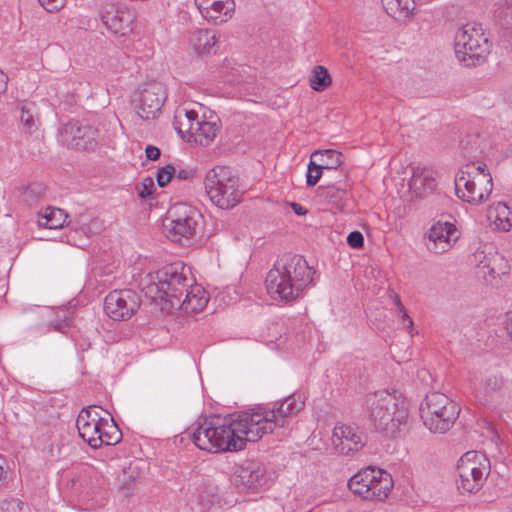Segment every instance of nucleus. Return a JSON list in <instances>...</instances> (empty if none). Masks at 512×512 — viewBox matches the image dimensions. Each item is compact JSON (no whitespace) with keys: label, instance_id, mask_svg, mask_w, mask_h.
Returning <instances> with one entry per match:
<instances>
[{"label":"nucleus","instance_id":"obj_1","mask_svg":"<svg viewBox=\"0 0 512 512\" xmlns=\"http://www.w3.org/2000/svg\"><path fill=\"white\" fill-rule=\"evenodd\" d=\"M144 291L166 313L179 309L185 313H198L208 303L205 291L189 284L184 266L180 264L167 265L156 271Z\"/></svg>","mask_w":512,"mask_h":512},{"label":"nucleus","instance_id":"obj_2","mask_svg":"<svg viewBox=\"0 0 512 512\" xmlns=\"http://www.w3.org/2000/svg\"><path fill=\"white\" fill-rule=\"evenodd\" d=\"M314 273V268L302 255L285 253L267 273V291L275 300L294 301L312 283Z\"/></svg>","mask_w":512,"mask_h":512},{"label":"nucleus","instance_id":"obj_3","mask_svg":"<svg viewBox=\"0 0 512 512\" xmlns=\"http://www.w3.org/2000/svg\"><path fill=\"white\" fill-rule=\"evenodd\" d=\"M304 401L292 394L283 400L271 404L258 405L248 409L249 415L253 417L251 437L257 442L264 435L273 433L277 428L283 429L282 435L290 430L291 419L304 409Z\"/></svg>","mask_w":512,"mask_h":512},{"label":"nucleus","instance_id":"obj_4","mask_svg":"<svg viewBox=\"0 0 512 512\" xmlns=\"http://www.w3.org/2000/svg\"><path fill=\"white\" fill-rule=\"evenodd\" d=\"M253 417L249 411H238L221 418L218 415L211 417V425L217 428L214 436V445L218 452L240 451L246 442H253L251 437Z\"/></svg>","mask_w":512,"mask_h":512},{"label":"nucleus","instance_id":"obj_5","mask_svg":"<svg viewBox=\"0 0 512 512\" xmlns=\"http://www.w3.org/2000/svg\"><path fill=\"white\" fill-rule=\"evenodd\" d=\"M210 201L221 209H231L241 202L239 178L230 167L216 166L210 169L204 180Z\"/></svg>","mask_w":512,"mask_h":512},{"label":"nucleus","instance_id":"obj_6","mask_svg":"<svg viewBox=\"0 0 512 512\" xmlns=\"http://www.w3.org/2000/svg\"><path fill=\"white\" fill-rule=\"evenodd\" d=\"M493 190V180L486 164L469 163L462 168L455 178L457 196L472 204L487 200Z\"/></svg>","mask_w":512,"mask_h":512},{"label":"nucleus","instance_id":"obj_7","mask_svg":"<svg viewBox=\"0 0 512 512\" xmlns=\"http://www.w3.org/2000/svg\"><path fill=\"white\" fill-rule=\"evenodd\" d=\"M419 411L423 424L434 433L447 432L460 413V409L454 401L436 391L426 394Z\"/></svg>","mask_w":512,"mask_h":512},{"label":"nucleus","instance_id":"obj_8","mask_svg":"<svg viewBox=\"0 0 512 512\" xmlns=\"http://www.w3.org/2000/svg\"><path fill=\"white\" fill-rule=\"evenodd\" d=\"M489 52L490 44L480 25L468 23L457 31L455 55L466 67L482 64Z\"/></svg>","mask_w":512,"mask_h":512},{"label":"nucleus","instance_id":"obj_9","mask_svg":"<svg viewBox=\"0 0 512 512\" xmlns=\"http://www.w3.org/2000/svg\"><path fill=\"white\" fill-rule=\"evenodd\" d=\"M490 462L480 452L468 451L458 461L457 489L461 494H475L490 474Z\"/></svg>","mask_w":512,"mask_h":512},{"label":"nucleus","instance_id":"obj_10","mask_svg":"<svg viewBox=\"0 0 512 512\" xmlns=\"http://www.w3.org/2000/svg\"><path fill=\"white\" fill-rule=\"evenodd\" d=\"M200 218L201 214L196 208L178 203L168 210L164 227L172 237V241H179L180 237L189 239L195 234Z\"/></svg>","mask_w":512,"mask_h":512},{"label":"nucleus","instance_id":"obj_11","mask_svg":"<svg viewBox=\"0 0 512 512\" xmlns=\"http://www.w3.org/2000/svg\"><path fill=\"white\" fill-rule=\"evenodd\" d=\"M166 100L164 85L158 81L144 84L143 88L134 92L132 103L139 117L143 120L154 119L160 113Z\"/></svg>","mask_w":512,"mask_h":512},{"label":"nucleus","instance_id":"obj_12","mask_svg":"<svg viewBox=\"0 0 512 512\" xmlns=\"http://www.w3.org/2000/svg\"><path fill=\"white\" fill-rule=\"evenodd\" d=\"M141 304L139 294L131 289L113 290L104 300V311L111 319L125 321L130 319Z\"/></svg>","mask_w":512,"mask_h":512},{"label":"nucleus","instance_id":"obj_13","mask_svg":"<svg viewBox=\"0 0 512 512\" xmlns=\"http://www.w3.org/2000/svg\"><path fill=\"white\" fill-rule=\"evenodd\" d=\"M232 482L241 491H255L267 482L265 466L255 460H245L235 466Z\"/></svg>","mask_w":512,"mask_h":512},{"label":"nucleus","instance_id":"obj_14","mask_svg":"<svg viewBox=\"0 0 512 512\" xmlns=\"http://www.w3.org/2000/svg\"><path fill=\"white\" fill-rule=\"evenodd\" d=\"M391 409H395V394L382 390L366 395L364 410L376 429H388L384 416Z\"/></svg>","mask_w":512,"mask_h":512},{"label":"nucleus","instance_id":"obj_15","mask_svg":"<svg viewBox=\"0 0 512 512\" xmlns=\"http://www.w3.org/2000/svg\"><path fill=\"white\" fill-rule=\"evenodd\" d=\"M332 443L339 454L352 455L365 446L366 435L358 427L336 426L333 429Z\"/></svg>","mask_w":512,"mask_h":512},{"label":"nucleus","instance_id":"obj_16","mask_svg":"<svg viewBox=\"0 0 512 512\" xmlns=\"http://www.w3.org/2000/svg\"><path fill=\"white\" fill-rule=\"evenodd\" d=\"M474 262L478 276L482 277L488 285H493L494 280L509 273L508 261L497 252L487 255L484 251H476Z\"/></svg>","mask_w":512,"mask_h":512},{"label":"nucleus","instance_id":"obj_17","mask_svg":"<svg viewBox=\"0 0 512 512\" xmlns=\"http://www.w3.org/2000/svg\"><path fill=\"white\" fill-rule=\"evenodd\" d=\"M101 20L115 35L126 36L133 31L134 15L120 5L107 4L101 12Z\"/></svg>","mask_w":512,"mask_h":512},{"label":"nucleus","instance_id":"obj_18","mask_svg":"<svg viewBox=\"0 0 512 512\" xmlns=\"http://www.w3.org/2000/svg\"><path fill=\"white\" fill-rule=\"evenodd\" d=\"M202 17L214 25H220L232 18L235 11L233 0H194Z\"/></svg>","mask_w":512,"mask_h":512},{"label":"nucleus","instance_id":"obj_19","mask_svg":"<svg viewBox=\"0 0 512 512\" xmlns=\"http://www.w3.org/2000/svg\"><path fill=\"white\" fill-rule=\"evenodd\" d=\"M65 132L71 136L77 150L93 151L98 145L99 130L89 124L71 121L65 126Z\"/></svg>","mask_w":512,"mask_h":512},{"label":"nucleus","instance_id":"obj_20","mask_svg":"<svg viewBox=\"0 0 512 512\" xmlns=\"http://www.w3.org/2000/svg\"><path fill=\"white\" fill-rule=\"evenodd\" d=\"M384 417L388 418L386 421L388 422V429L377 430L384 433L386 436L396 438L402 436L408 431L409 411L403 399H400L395 395V409L387 411Z\"/></svg>","mask_w":512,"mask_h":512},{"label":"nucleus","instance_id":"obj_21","mask_svg":"<svg viewBox=\"0 0 512 512\" xmlns=\"http://www.w3.org/2000/svg\"><path fill=\"white\" fill-rule=\"evenodd\" d=\"M456 232L455 225L450 222H435L429 229L428 239L432 245H428V249L436 254L447 251Z\"/></svg>","mask_w":512,"mask_h":512},{"label":"nucleus","instance_id":"obj_22","mask_svg":"<svg viewBox=\"0 0 512 512\" xmlns=\"http://www.w3.org/2000/svg\"><path fill=\"white\" fill-rule=\"evenodd\" d=\"M194 425L196 428L191 434V440L195 446L208 452H218L217 446L213 442L217 428H213L211 425V417H199Z\"/></svg>","mask_w":512,"mask_h":512},{"label":"nucleus","instance_id":"obj_23","mask_svg":"<svg viewBox=\"0 0 512 512\" xmlns=\"http://www.w3.org/2000/svg\"><path fill=\"white\" fill-rule=\"evenodd\" d=\"M437 186L432 170L427 168H416L409 181V187L417 197H426L431 194Z\"/></svg>","mask_w":512,"mask_h":512},{"label":"nucleus","instance_id":"obj_24","mask_svg":"<svg viewBox=\"0 0 512 512\" xmlns=\"http://www.w3.org/2000/svg\"><path fill=\"white\" fill-rule=\"evenodd\" d=\"M376 469L367 467L353 475L348 481V487L353 494L367 500V492L371 491L372 482L375 479Z\"/></svg>","mask_w":512,"mask_h":512},{"label":"nucleus","instance_id":"obj_25","mask_svg":"<svg viewBox=\"0 0 512 512\" xmlns=\"http://www.w3.org/2000/svg\"><path fill=\"white\" fill-rule=\"evenodd\" d=\"M392 487V476L385 470L377 469L375 479L372 482L371 491L367 492V500H385L388 497Z\"/></svg>","mask_w":512,"mask_h":512},{"label":"nucleus","instance_id":"obj_26","mask_svg":"<svg viewBox=\"0 0 512 512\" xmlns=\"http://www.w3.org/2000/svg\"><path fill=\"white\" fill-rule=\"evenodd\" d=\"M190 45L199 56L210 54L217 43L216 35L208 29H198L191 33Z\"/></svg>","mask_w":512,"mask_h":512},{"label":"nucleus","instance_id":"obj_27","mask_svg":"<svg viewBox=\"0 0 512 512\" xmlns=\"http://www.w3.org/2000/svg\"><path fill=\"white\" fill-rule=\"evenodd\" d=\"M386 13L399 22H405L411 18L415 10L414 0H382Z\"/></svg>","mask_w":512,"mask_h":512},{"label":"nucleus","instance_id":"obj_28","mask_svg":"<svg viewBox=\"0 0 512 512\" xmlns=\"http://www.w3.org/2000/svg\"><path fill=\"white\" fill-rule=\"evenodd\" d=\"M488 218L493 220L499 230L508 231L512 226V207L498 202L488 209Z\"/></svg>","mask_w":512,"mask_h":512},{"label":"nucleus","instance_id":"obj_29","mask_svg":"<svg viewBox=\"0 0 512 512\" xmlns=\"http://www.w3.org/2000/svg\"><path fill=\"white\" fill-rule=\"evenodd\" d=\"M99 430L97 435V448L102 445H115L122 439V433L112 419L109 422L107 419L103 418Z\"/></svg>","mask_w":512,"mask_h":512},{"label":"nucleus","instance_id":"obj_30","mask_svg":"<svg viewBox=\"0 0 512 512\" xmlns=\"http://www.w3.org/2000/svg\"><path fill=\"white\" fill-rule=\"evenodd\" d=\"M310 158H315L316 163L324 170H334L343 164L342 153L332 149L316 150Z\"/></svg>","mask_w":512,"mask_h":512},{"label":"nucleus","instance_id":"obj_31","mask_svg":"<svg viewBox=\"0 0 512 512\" xmlns=\"http://www.w3.org/2000/svg\"><path fill=\"white\" fill-rule=\"evenodd\" d=\"M39 216L41 217L38 221L39 226L48 229L62 228L68 218V214L63 209L55 207H47Z\"/></svg>","mask_w":512,"mask_h":512},{"label":"nucleus","instance_id":"obj_32","mask_svg":"<svg viewBox=\"0 0 512 512\" xmlns=\"http://www.w3.org/2000/svg\"><path fill=\"white\" fill-rule=\"evenodd\" d=\"M195 127L192 142L198 143L201 146H208L216 137L219 129L215 122L204 120L195 123Z\"/></svg>","mask_w":512,"mask_h":512},{"label":"nucleus","instance_id":"obj_33","mask_svg":"<svg viewBox=\"0 0 512 512\" xmlns=\"http://www.w3.org/2000/svg\"><path fill=\"white\" fill-rule=\"evenodd\" d=\"M309 81L310 87L318 92L324 91L332 83V79L327 68L322 65H317L313 68Z\"/></svg>","mask_w":512,"mask_h":512},{"label":"nucleus","instance_id":"obj_34","mask_svg":"<svg viewBox=\"0 0 512 512\" xmlns=\"http://www.w3.org/2000/svg\"><path fill=\"white\" fill-rule=\"evenodd\" d=\"M195 123L196 122H190V120H182L181 115L178 114L175 116L173 126L174 129L177 131L178 135L186 142L191 143L193 132H195Z\"/></svg>","mask_w":512,"mask_h":512},{"label":"nucleus","instance_id":"obj_35","mask_svg":"<svg viewBox=\"0 0 512 512\" xmlns=\"http://www.w3.org/2000/svg\"><path fill=\"white\" fill-rule=\"evenodd\" d=\"M103 420V418H101ZM102 421L100 422H91L89 425L83 426L78 429L79 436L87 442L92 448H97V435L100 431Z\"/></svg>","mask_w":512,"mask_h":512},{"label":"nucleus","instance_id":"obj_36","mask_svg":"<svg viewBox=\"0 0 512 512\" xmlns=\"http://www.w3.org/2000/svg\"><path fill=\"white\" fill-rule=\"evenodd\" d=\"M70 311L61 309L57 312V318L51 320L48 324L54 331L65 333L72 325V317Z\"/></svg>","mask_w":512,"mask_h":512},{"label":"nucleus","instance_id":"obj_37","mask_svg":"<svg viewBox=\"0 0 512 512\" xmlns=\"http://www.w3.org/2000/svg\"><path fill=\"white\" fill-rule=\"evenodd\" d=\"M323 168L316 163L315 158H310V162L307 167L306 184L308 187L315 186L323 174Z\"/></svg>","mask_w":512,"mask_h":512},{"label":"nucleus","instance_id":"obj_38","mask_svg":"<svg viewBox=\"0 0 512 512\" xmlns=\"http://www.w3.org/2000/svg\"><path fill=\"white\" fill-rule=\"evenodd\" d=\"M503 386V379L498 374H489L483 380V390L486 395L499 391Z\"/></svg>","mask_w":512,"mask_h":512},{"label":"nucleus","instance_id":"obj_39","mask_svg":"<svg viewBox=\"0 0 512 512\" xmlns=\"http://www.w3.org/2000/svg\"><path fill=\"white\" fill-rule=\"evenodd\" d=\"M92 407L83 408L77 419H76V427L80 429L83 426L89 425L91 422H100L101 418L97 412H92Z\"/></svg>","mask_w":512,"mask_h":512},{"label":"nucleus","instance_id":"obj_40","mask_svg":"<svg viewBox=\"0 0 512 512\" xmlns=\"http://www.w3.org/2000/svg\"><path fill=\"white\" fill-rule=\"evenodd\" d=\"M176 169L172 164H167L157 170L156 181L159 187H165L174 178Z\"/></svg>","mask_w":512,"mask_h":512},{"label":"nucleus","instance_id":"obj_41","mask_svg":"<svg viewBox=\"0 0 512 512\" xmlns=\"http://www.w3.org/2000/svg\"><path fill=\"white\" fill-rule=\"evenodd\" d=\"M23 194L27 202L33 203L45 195V187L41 183H33L24 189Z\"/></svg>","mask_w":512,"mask_h":512},{"label":"nucleus","instance_id":"obj_42","mask_svg":"<svg viewBox=\"0 0 512 512\" xmlns=\"http://www.w3.org/2000/svg\"><path fill=\"white\" fill-rule=\"evenodd\" d=\"M2 512H29V506L18 498L6 499L1 504Z\"/></svg>","mask_w":512,"mask_h":512},{"label":"nucleus","instance_id":"obj_43","mask_svg":"<svg viewBox=\"0 0 512 512\" xmlns=\"http://www.w3.org/2000/svg\"><path fill=\"white\" fill-rule=\"evenodd\" d=\"M139 198L146 199L155 191L154 181L151 177H146L136 186Z\"/></svg>","mask_w":512,"mask_h":512},{"label":"nucleus","instance_id":"obj_44","mask_svg":"<svg viewBox=\"0 0 512 512\" xmlns=\"http://www.w3.org/2000/svg\"><path fill=\"white\" fill-rule=\"evenodd\" d=\"M20 121L28 129H31L32 127H34V125H35L34 115H33L32 109L29 106L23 105L21 107Z\"/></svg>","mask_w":512,"mask_h":512},{"label":"nucleus","instance_id":"obj_45","mask_svg":"<svg viewBox=\"0 0 512 512\" xmlns=\"http://www.w3.org/2000/svg\"><path fill=\"white\" fill-rule=\"evenodd\" d=\"M347 243L354 249H359L364 245V237L360 231H352L347 236Z\"/></svg>","mask_w":512,"mask_h":512},{"label":"nucleus","instance_id":"obj_46","mask_svg":"<svg viewBox=\"0 0 512 512\" xmlns=\"http://www.w3.org/2000/svg\"><path fill=\"white\" fill-rule=\"evenodd\" d=\"M40 5L48 12H57L64 7L66 0H38Z\"/></svg>","mask_w":512,"mask_h":512},{"label":"nucleus","instance_id":"obj_47","mask_svg":"<svg viewBox=\"0 0 512 512\" xmlns=\"http://www.w3.org/2000/svg\"><path fill=\"white\" fill-rule=\"evenodd\" d=\"M196 177V170L193 168H182L176 170L174 178L179 181H192Z\"/></svg>","mask_w":512,"mask_h":512},{"label":"nucleus","instance_id":"obj_48","mask_svg":"<svg viewBox=\"0 0 512 512\" xmlns=\"http://www.w3.org/2000/svg\"><path fill=\"white\" fill-rule=\"evenodd\" d=\"M145 154L148 160L156 161L160 158L161 151L156 146L148 145L145 149Z\"/></svg>","mask_w":512,"mask_h":512},{"label":"nucleus","instance_id":"obj_49","mask_svg":"<svg viewBox=\"0 0 512 512\" xmlns=\"http://www.w3.org/2000/svg\"><path fill=\"white\" fill-rule=\"evenodd\" d=\"M183 120H190V122H201L198 119V113L194 110H186L184 112V119Z\"/></svg>","mask_w":512,"mask_h":512},{"label":"nucleus","instance_id":"obj_50","mask_svg":"<svg viewBox=\"0 0 512 512\" xmlns=\"http://www.w3.org/2000/svg\"><path fill=\"white\" fill-rule=\"evenodd\" d=\"M291 208L293 209V211L295 212V214L299 215V216H303V215H306L307 214V209L305 207H303L302 205L298 204V203H291Z\"/></svg>","mask_w":512,"mask_h":512},{"label":"nucleus","instance_id":"obj_51","mask_svg":"<svg viewBox=\"0 0 512 512\" xmlns=\"http://www.w3.org/2000/svg\"><path fill=\"white\" fill-rule=\"evenodd\" d=\"M398 312L401 314L402 323L407 327H411L413 325V321L411 317L407 314L406 309L404 308L403 311Z\"/></svg>","mask_w":512,"mask_h":512},{"label":"nucleus","instance_id":"obj_52","mask_svg":"<svg viewBox=\"0 0 512 512\" xmlns=\"http://www.w3.org/2000/svg\"><path fill=\"white\" fill-rule=\"evenodd\" d=\"M391 297H392L393 302H394V304L396 305V307H397L398 311H403V309H404L405 307H404V305L402 304V302H401V299H400L399 295H398V294H396V293H393V294L391 295Z\"/></svg>","mask_w":512,"mask_h":512},{"label":"nucleus","instance_id":"obj_53","mask_svg":"<svg viewBox=\"0 0 512 512\" xmlns=\"http://www.w3.org/2000/svg\"><path fill=\"white\" fill-rule=\"evenodd\" d=\"M6 463V460L3 456L0 455V485L3 483L5 479V471H4V464Z\"/></svg>","mask_w":512,"mask_h":512}]
</instances>
